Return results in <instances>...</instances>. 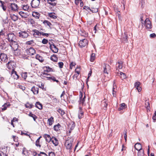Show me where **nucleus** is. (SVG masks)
I'll use <instances>...</instances> for the list:
<instances>
[{"label":"nucleus","instance_id":"obj_16","mask_svg":"<svg viewBox=\"0 0 156 156\" xmlns=\"http://www.w3.org/2000/svg\"><path fill=\"white\" fill-rule=\"evenodd\" d=\"M104 73L108 74L110 71V66L108 64H107L104 63Z\"/></svg>","mask_w":156,"mask_h":156},{"label":"nucleus","instance_id":"obj_36","mask_svg":"<svg viewBox=\"0 0 156 156\" xmlns=\"http://www.w3.org/2000/svg\"><path fill=\"white\" fill-rule=\"evenodd\" d=\"M50 59L52 61L54 62H57L58 60V58L56 55H54L51 56Z\"/></svg>","mask_w":156,"mask_h":156},{"label":"nucleus","instance_id":"obj_26","mask_svg":"<svg viewBox=\"0 0 156 156\" xmlns=\"http://www.w3.org/2000/svg\"><path fill=\"white\" fill-rule=\"evenodd\" d=\"M135 148L138 151L142 149V146L140 143H137L134 145Z\"/></svg>","mask_w":156,"mask_h":156},{"label":"nucleus","instance_id":"obj_34","mask_svg":"<svg viewBox=\"0 0 156 156\" xmlns=\"http://www.w3.org/2000/svg\"><path fill=\"white\" fill-rule=\"evenodd\" d=\"M25 107L28 108H33L34 106L31 103H30L29 102H27L25 105Z\"/></svg>","mask_w":156,"mask_h":156},{"label":"nucleus","instance_id":"obj_57","mask_svg":"<svg viewBox=\"0 0 156 156\" xmlns=\"http://www.w3.org/2000/svg\"><path fill=\"white\" fill-rule=\"evenodd\" d=\"M98 10L97 8H92L91 9L90 11L92 12H98Z\"/></svg>","mask_w":156,"mask_h":156},{"label":"nucleus","instance_id":"obj_43","mask_svg":"<svg viewBox=\"0 0 156 156\" xmlns=\"http://www.w3.org/2000/svg\"><path fill=\"white\" fill-rule=\"evenodd\" d=\"M138 151L137 154L138 156H144V150L141 149Z\"/></svg>","mask_w":156,"mask_h":156},{"label":"nucleus","instance_id":"obj_63","mask_svg":"<svg viewBox=\"0 0 156 156\" xmlns=\"http://www.w3.org/2000/svg\"><path fill=\"white\" fill-rule=\"evenodd\" d=\"M48 156H55V154L54 152L52 151L49 153Z\"/></svg>","mask_w":156,"mask_h":156},{"label":"nucleus","instance_id":"obj_14","mask_svg":"<svg viewBox=\"0 0 156 156\" xmlns=\"http://www.w3.org/2000/svg\"><path fill=\"white\" fill-rule=\"evenodd\" d=\"M26 52L28 55H34L35 53V50L32 47L27 49L26 51Z\"/></svg>","mask_w":156,"mask_h":156},{"label":"nucleus","instance_id":"obj_13","mask_svg":"<svg viewBox=\"0 0 156 156\" xmlns=\"http://www.w3.org/2000/svg\"><path fill=\"white\" fill-rule=\"evenodd\" d=\"M32 32H33V35L35 38H39L41 35V32L37 29H34Z\"/></svg>","mask_w":156,"mask_h":156},{"label":"nucleus","instance_id":"obj_30","mask_svg":"<svg viewBox=\"0 0 156 156\" xmlns=\"http://www.w3.org/2000/svg\"><path fill=\"white\" fill-rule=\"evenodd\" d=\"M35 106L39 109L42 108V105L40 102H37L35 104Z\"/></svg>","mask_w":156,"mask_h":156},{"label":"nucleus","instance_id":"obj_7","mask_svg":"<svg viewBox=\"0 0 156 156\" xmlns=\"http://www.w3.org/2000/svg\"><path fill=\"white\" fill-rule=\"evenodd\" d=\"M10 46L12 47V49L15 51V55H19L18 53V52L17 54L16 53V51H18V48L19 45L17 43L16 41L15 42L12 43L11 44Z\"/></svg>","mask_w":156,"mask_h":156},{"label":"nucleus","instance_id":"obj_4","mask_svg":"<svg viewBox=\"0 0 156 156\" xmlns=\"http://www.w3.org/2000/svg\"><path fill=\"white\" fill-rule=\"evenodd\" d=\"M6 38L10 42H13L16 41V39L15 35L13 33H9L6 36Z\"/></svg>","mask_w":156,"mask_h":156},{"label":"nucleus","instance_id":"obj_33","mask_svg":"<svg viewBox=\"0 0 156 156\" xmlns=\"http://www.w3.org/2000/svg\"><path fill=\"white\" fill-rule=\"evenodd\" d=\"M4 4L5 3L4 2L0 1V6L2 8L4 11H5L6 9V7Z\"/></svg>","mask_w":156,"mask_h":156},{"label":"nucleus","instance_id":"obj_41","mask_svg":"<svg viewBox=\"0 0 156 156\" xmlns=\"http://www.w3.org/2000/svg\"><path fill=\"white\" fill-rule=\"evenodd\" d=\"M55 13H50L48 14V16L53 19H56L57 18V16H55Z\"/></svg>","mask_w":156,"mask_h":156},{"label":"nucleus","instance_id":"obj_44","mask_svg":"<svg viewBox=\"0 0 156 156\" xmlns=\"http://www.w3.org/2000/svg\"><path fill=\"white\" fill-rule=\"evenodd\" d=\"M120 77L122 80L126 79V76L125 74L122 72H120Z\"/></svg>","mask_w":156,"mask_h":156},{"label":"nucleus","instance_id":"obj_8","mask_svg":"<svg viewBox=\"0 0 156 156\" xmlns=\"http://www.w3.org/2000/svg\"><path fill=\"white\" fill-rule=\"evenodd\" d=\"M88 41L86 39H84L80 40L79 43V45L81 48L84 47L88 45Z\"/></svg>","mask_w":156,"mask_h":156},{"label":"nucleus","instance_id":"obj_27","mask_svg":"<svg viewBox=\"0 0 156 156\" xmlns=\"http://www.w3.org/2000/svg\"><path fill=\"white\" fill-rule=\"evenodd\" d=\"M10 15L11 19L14 21H16L18 20V18L17 16L14 14H10Z\"/></svg>","mask_w":156,"mask_h":156},{"label":"nucleus","instance_id":"obj_64","mask_svg":"<svg viewBox=\"0 0 156 156\" xmlns=\"http://www.w3.org/2000/svg\"><path fill=\"white\" fill-rule=\"evenodd\" d=\"M40 156H48V155L44 152L41 151L40 152Z\"/></svg>","mask_w":156,"mask_h":156},{"label":"nucleus","instance_id":"obj_10","mask_svg":"<svg viewBox=\"0 0 156 156\" xmlns=\"http://www.w3.org/2000/svg\"><path fill=\"white\" fill-rule=\"evenodd\" d=\"M19 36L23 38H26L29 36V34L25 31H20L19 32Z\"/></svg>","mask_w":156,"mask_h":156},{"label":"nucleus","instance_id":"obj_25","mask_svg":"<svg viewBox=\"0 0 156 156\" xmlns=\"http://www.w3.org/2000/svg\"><path fill=\"white\" fill-rule=\"evenodd\" d=\"M35 58L37 59L38 60L41 62H42L44 61V59L43 57L39 54L36 55Z\"/></svg>","mask_w":156,"mask_h":156},{"label":"nucleus","instance_id":"obj_59","mask_svg":"<svg viewBox=\"0 0 156 156\" xmlns=\"http://www.w3.org/2000/svg\"><path fill=\"white\" fill-rule=\"evenodd\" d=\"M140 83L139 82H136L134 84L135 87V88L140 87Z\"/></svg>","mask_w":156,"mask_h":156},{"label":"nucleus","instance_id":"obj_56","mask_svg":"<svg viewBox=\"0 0 156 156\" xmlns=\"http://www.w3.org/2000/svg\"><path fill=\"white\" fill-rule=\"evenodd\" d=\"M76 65V63L75 62H72L70 63L69 68L71 69H73V66H74Z\"/></svg>","mask_w":156,"mask_h":156},{"label":"nucleus","instance_id":"obj_6","mask_svg":"<svg viewBox=\"0 0 156 156\" xmlns=\"http://www.w3.org/2000/svg\"><path fill=\"white\" fill-rule=\"evenodd\" d=\"M8 8L11 10L15 12L18 11L19 9V7L17 4L14 3H9Z\"/></svg>","mask_w":156,"mask_h":156},{"label":"nucleus","instance_id":"obj_31","mask_svg":"<svg viewBox=\"0 0 156 156\" xmlns=\"http://www.w3.org/2000/svg\"><path fill=\"white\" fill-rule=\"evenodd\" d=\"M61 126L58 123L54 126L53 127L54 129L56 131H58L60 130V128Z\"/></svg>","mask_w":156,"mask_h":156},{"label":"nucleus","instance_id":"obj_15","mask_svg":"<svg viewBox=\"0 0 156 156\" xmlns=\"http://www.w3.org/2000/svg\"><path fill=\"white\" fill-rule=\"evenodd\" d=\"M108 105V100L106 98H105L102 101L101 103V106L103 109L105 110H106L107 106Z\"/></svg>","mask_w":156,"mask_h":156},{"label":"nucleus","instance_id":"obj_45","mask_svg":"<svg viewBox=\"0 0 156 156\" xmlns=\"http://www.w3.org/2000/svg\"><path fill=\"white\" fill-rule=\"evenodd\" d=\"M19 14L22 18H26L27 17L26 14L23 11H20L19 12Z\"/></svg>","mask_w":156,"mask_h":156},{"label":"nucleus","instance_id":"obj_50","mask_svg":"<svg viewBox=\"0 0 156 156\" xmlns=\"http://www.w3.org/2000/svg\"><path fill=\"white\" fill-rule=\"evenodd\" d=\"M81 68L80 67H77L75 70V73L77 74H79L80 73Z\"/></svg>","mask_w":156,"mask_h":156},{"label":"nucleus","instance_id":"obj_37","mask_svg":"<svg viewBox=\"0 0 156 156\" xmlns=\"http://www.w3.org/2000/svg\"><path fill=\"white\" fill-rule=\"evenodd\" d=\"M41 136H40L36 140L35 142V145L37 147H41V145L40 144V139L41 138Z\"/></svg>","mask_w":156,"mask_h":156},{"label":"nucleus","instance_id":"obj_52","mask_svg":"<svg viewBox=\"0 0 156 156\" xmlns=\"http://www.w3.org/2000/svg\"><path fill=\"white\" fill-rule=\"evenodd\" d=\"M75 124L74 123H73V124L72 125L71 127H70V126H69V127H70V130L69 132V134L71 133L72 131L74 129V127H75Z\"/></svg>","mask_w":156,"mask_h":156},{"label":"nucleus","instance_id":"obj_46","mask_svg":"<svg viewBox=\"0 0 156 156\" xmlns=\"http://www.w3.org/2000/svg\"><path fill=\"white\" fill-rule=\"evenodd\" d=\"M126 107V105L124 103H122L121 104L120 107L119 108V110L120 111L122 110L125 108Z\"/></svg>","mask_w":156,"mask_h":156},{"label":"nucleus","instance_id":"obj_9","mask_svg":"<svg viewBox=\"0 0 156 156\" xmlns=\"http://www.w3.org/2000/svg\"><path fill=\"white\" fill-rule=\"evenodd\" d=\"M83 94L81 91H80V95H79L80 101L79 102V105H80V104H82V103L83 102V103L85 104V105H87L88 104L87 103H86L85 102V99L86 98V96L85 95H84L83 98Z\"/></svg>","mask_w":156,"mask_h":156},{"label":"nucleus","instance_id":"obj_12","mask_svg":"<svg viewBox=\"0 0 156 156\" xmlns=\"http://www.w3.org/2000/svg\"><path fill=\"white\" fill-rule=\"evenodd\" d=\"M49 44H50V48L52 51L55 53H57L58 49L53 43H52V44H51L50 42H49Z\"/></svg>","mask_w":156,"mask_h":156},{"label":"nucleus","instance_id":"obj_47","mask_svg":"<svg viewBox=\"0 0 156 156\" xmlns=\"http://www.w3.org/2000/svg\"><path fill=\"white\" fill-rule=\"evenodd\" d=\"M29 116L33 118L34 120L35 121L36 119H37V117L35 115L33 114L31 112L30 113Z\"/></svg>","mask_w":156,"mask_h":156},{"label":"nucleus","instance_id":"obj_24","mask_svg":"<svg viewBox=\"0 0 156 156\" xmlns=\"http://www.w3.org/2000/svg\"><path fill=\"white\" fill-rule=\"evenodd\" d=\"M32 16L36 19H39L40 18V14L37 12H33Z\"/></svg>","mask_w":156,"mask_h":156},{"label":"nucleus","instance_id":"obj_22","mask_svg":"<svg viewBox=\"0 0 156 156\" xmlns=\"http://www.w3.org/2000/svg\"><path fill=\"white\" fill-rule=\"evenodd\" d=\"M48 3L52 6L56 5L57 4L56 0H46Z\"/></svg>","mask_w":156,"mask_h":156},{"label":"nucleus","instance_id":"obj_11","mask_svg":"<svg viewBox=\"0 0 156 156\" xmlns=\"http://www.w3.org/2000/svg\"><path fill=\"white\" fill-rule=\"evenodd\" d=\"M40 4V0H32L31 5L33 8H36L39 7Z\"/></svg>","mask_w":156,"mask_h":156},{"label":"nucleus","instance_id":"obj_23","mask_svg":"<svg viewBox=\"0 0 156 156\" xmlns=\"http://www.w3.org/2000/svg\"><path fill=\"white\" fill-rule=\"evenodd\" d=\"M43 136L45 139L46 141L48 143L50 142L51 140L52 137H51L49 135L45 134H44Z\"/></svg>","mask_w":156,"mask_h":156},{"label":"nucleus","instance_id":"obj_18","mask_svg":"<svg viewBox=\"0 0 156 156\" xmlns=\"http://www.w3.org/2000/svg\"><path fill=\"white\" fill-rule=\"evenodd\" d=\"M21 7L25 11H27L28 12L32 11L31 8L27 4L22 5Z\"/></svg>","mask_w":156,"mask_h":156},{"label":"nucleus","instance_id":"obj_17","mask_svg":"<svg viewBox=\"0 0 156 156\" xmlns=\"http://www.w3.org/2000/svg\"><path fill=\"white\" fill-rule=\"evenodd\" d=\"M11 105V104L9 102L5 103L2 106V108H1V111L2 112L5 111L7 109V108L10 107Z\"/></svg>","mask_w":156,"mask_h":156},{"label":"nucleus","instance_id":"obj_38","mask_svg":"<svg viewBox=\"0 0 156 156\" xmlns=\"http://www.w3.org/2000/svg\"><path fill=\"white\" fill-rule=\"evenodd\" d=\"M57 111L61 115L62 117L65 113L64 111L60 108H58V109L57 110Z\"/></svg>","mask_w":156,"mask_h":156},{"label":"nucleus","instance_id":"obj_21","mask_svg":"<svg viewBox=\"0 0 156 156\" xmlns=\"http://www.w3.org/2000/svg\"><path fill=\"white\" fill-rule=\"evenodd\" d=\"M34 94L37 95L39 93V88L35 86L33 87L31 89Z\"/></svg>","mask_w":156,"mask_h":156},{"label":"nucleus","instance_id":"obj_61","mask_svg":"<svg viewBox=\"0 0 156 156\" xmlns=\"http://www.w3.org/2000/svg\"><path fill=\"white\" fill-rule=\"evenodd\" d=\"M42 43L44 44H46L48 43V40L45 38H44L42 40Z\"/></svg>","mask_w":156,"mask_h":156},{"label":"nucleus","instance_id":"obj_55","mask_svg":"<svg viewBox=\"0 0 156 156\" xmlns=\"http://www.w3.org/2000/svg\"><path fill=\"white\" fill-rule=\"evenodd\" d=\"M32 153V154L33 156H40V154H38L35 151H33Z\"/></svg>","mask_w":156,"mask_h":156},{"label":"nucleus","instance_id":"obj_2","mask_svg":"<svg viewBox=\"0 0 156 156\" xmlns=\"http://www.w3.org/2000/svg\"><path fill=\"white\" fill-rule=\"evenodd\" d=\"M87 105L82 103V104L79 105V110L78 112V117L79 119H81L83 117L84 112L83 111V108L85 109V107Z\"/></svg>","mask_w":156,"mask_h":156},{"label":"nucleus","instance_id":"obj_58","mask_svg":"<svg viewBox=\"0 0 156 156\" xmlns=\"http://www.w3.org/2000/svg\"><path fill=\"white\" fill-rule=\"evenodd\" d=\"M58 65L59 68L61 69L63 68L64 64L63 62H60L58 63Z\"/></svg>","mask_w":156,"mask_h":156},{"label":"nucleus","instance_id":"obj_54","mask_svg":"<svg viewBox=\"0 0 156 156\" xmlns=\"http://www.w3.org/2000/svg\"><path fill=\"white\" fill-rule=\"evenodd\" d=\"M38 87L41 88L42 90L44 91L46 90V88L44 87V84L42 83L41 85H39Z\"/></svg>","mask_w":156,"mask_h":156},{"label":"nucleus","instance_id":"obj_20","mask_svg":"<svg viewBox=\"0 0 156 156\" xmlns=\"http://www.w3.org/2000/svg\"><path fill=\"white\" fill-rule=\"evenodd\" d=\"M11 76L14 79L17 80L19 78V76L17 74V72L15 70L12 71Z\"/></svg>","mask_w":156,"mask_h":156},{"label":"nucleus","instance_id":"obj_5","mask_svg":"<svg viewBox=\"0 0 156 156\" xmlns=\"http://www.w3.org/2000/svg\"><path fill=\"white\" fill-rule=\"evenodd\" d=\"M7 67L8 69L12 71L14 70L15 68L16 67V64L15 62L11 61L7 63Z\"/></svg>","mask_w":156,"mask_h":156},{"label":"nucleus","instance_id":"obj_1","mask_svg":"<svg viewBox=\"0 0 156 156\" xmlns=\"http://www.w3.org/2000/svg\"><path fill=\"white\" fill-rule=\"evenodd\" d=\"M74 139L72 137H68L66 140L65 146L66 149L69 150L70 152H72L73 148L72 145Z\"/></svg>","mask_w":156,"mask_h":156},{"label":"nucleus","instance_id":"obj_48","mask_svg":"<svg viewBox=\"0 0 156 156\" xmlns=\"http://www.w3.org/2000/svg\"><path fill=\"white\" fill-rule=\"evenodd\" d=\"M95 58V55L94 53H92L90 56V61L91 62H93Z\"/></svg>","mask_w":156,"mask_h":156},{"label":"nucleus","instance_id":"obj_51","mask_svg":"<svg viewBox=\"0 0 156 156\" xmlns=\"http://www.w3.org/2000/svg\"><path fill=\"white\" fill-rule=\"evenodd\" d=\"M21 75L22 78L25 80L27 77V73L26 72L22 73Z\"/></svg>","mask_w":156,"mask_h":156},{"label":"nucleus","instance_id":"obj_39","mask_svg":"<svg viewBox=\"0 0 156 156\" xmlns=\"http://www.w3.org/2000/svg\"><path fill=\"white\" fill-rule=\"evenodd\" d=\"M145 107L147 109V111L148 110L150 111V104L149 102V101H147V100H146L145 101Z\"/></svg>","mask_w":156,"mask_h":156},{"label":"nucleus","instance_id":"obj_32","mask_svg":"<svg viewBox=\"0 0 156 156\" xmlns=\"http://www.w3.org/2000/svg\"><path fill=\"white\" fill-rule=\"evenodd\" d=\"M122 64L123 62L121 61H119L118 64H117V68L119 69H121L123 66H122Z\"/></svg>","mask_w":156,"mask_h":156},{"label":"nucleus","instance_id":"obj_3","mask_svg":"<svg viewBox=\"0 0 156 156\" xmlns=\"http://www.w3.org/2000/svg\"><path fill=\"white\" fill-rule=\"evenodd\" d=\"M145 28L148 30H150L152 27V23L150 20L149 19L147 18L144 21V24Z\"/></svg>","mask_w":156,"mask_h":156},{"label":"nucleus","instance_id":"obj_35","mask_svg":"<svg viewBox=\"0 0 156 156\" xmlns=\"http://www.w3.org/2000/svg\"><path fill=\"white\" fill-rule=\"evenodd\" d=\"M80 34L82 36L85 37H87L88 36V33L84 30L81 31Z\"/></svg>","mask_w":156,"mask_h":156},{"label":"nucleus","instance_id":"obj_49","mask_svg":"<svg viewBox=\"0 0 156 156\" xmlns=\"http://www.w3.org/2000/svg\"><path fill=\"white\" fill-rule=\"evenodd\" d=\"M28 21L29 23L33 25L35 24V21L34 19L32 18H29L28 19Z\"/></svg>","mask_w":156,"mask_h":156},{"label":"nucleus","instance_id":"obj_19","mask_svg":"<svg viewBox=\"0 0 156 156\" xmlns=\"http://www.w3.org/2000/svg\"><path fill=\"white\" fill-rule=\"evenodd\" d=\"M51 141L55 146H58L59 144L58 140L54 136H52V137Z\"/></svg>","mask_w":156,"mask_h":156},{"label":"nucleus","instance_id":"obj_29","mask_svg":"<svg viewBox=\"0 0 156 156\" xmlns=\"http://www.w3.org/2000/svg\"><path fill=\"white\" fill-rule=\"evenodd\" d=\"M54 122V118L51 116L50 118L48 119L47 123L49 126L51 125Z\"/></svg>","mask_w":156,"mask_h":156},{"label":"nucleus","instance_id":"obj_60","mask_svg":"<svg viewBox=\"0 0 156 156\" xmlns=\"http://www.w3.org/2000/svg\"><path fill=\"white\" fill-rule=\"evenodd\" d=\"M79 74L77 73H75L73 76V79L76 80L77 79V77L78 76Z\"/></svg>","mask_w":156,"mask_h":156},{"label":"nucleus","instance_id":"obj_62","mask_svg":"<svg viewBox=\"0 0 156 156\" xmlns=\"http://www.w3.org/2000/svg\"><path fill=\"white\" fill-rule=\"evenodd\" d=\"M116 91L115 90V88L113 87L112 89V94L113 97H116Z\"/></svg>","mask_w":156,"mask_h":156},{"label":"nucleus","instance_id":"obj_40","mask_svg":"<svg viewBox=\"0 0 156 156\" xmlns=\"http://www.w3.org/2000/svg\"><path fill=\"white\" fill-rule=\"evenodd\" d=\"M25 44L27 45H30L31 46H34L35 44L34 41L33 40L27 41Z\"/></svg>","mask_w":156,"mask_h":156},{"label":"nucleus","instance_id":"obj_53","mask_svg":"<svg viewBox=\"0 0 156 156\" xmlns=\"http://www.w3.org/2000/svg\"><path fill=\"white\" fill-rule=\"evenodd\" d=\"M12 137L14 142H18V137L16 136L12 135Z\"/></svg>","mask_w":156,"mask_h":156},{"label":"nucleus","instance_id":"obj_28","mask_svg":"<svg viewBox=\"0 0 156 156\" xmlns=\"http://www.w3.org/2000/svg\"><path fill=\"white\" fill-rule=\"evenodd\" d=\"M43 23L45 25H47L48 26L50 29H52V24L48 21L46 20H44Z\"/></svg>","mask_w":156,"mask_h":156},{"label":"nucleus","instance_id":"obj_42","mask_svg":"<svg viewBox=\"0 0 156 156\" xmlns=\"http://www.w3.org/2000/svg\"><path fill=\"white\" fill-rule=\"evenodd\" d=\"M44 68L46 69V71L47 72H54L55 70L54 69L50 68L49 66H45Z\"/></svg>","mask_w":156,"mask_h":156}]
</instances>
